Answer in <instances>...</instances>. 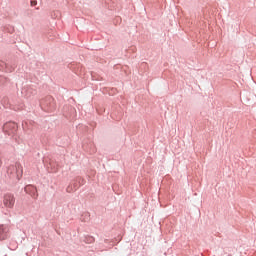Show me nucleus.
<instances>
[{"label": "nucleus", "instance_id": "obj_7", "mask_svg": "<svg viewBox=\"0 0 256 256\" xmlns=\"http://www.w3.org/2000/svg\"><path fill=\"white\" fill-rule=\"evenodd\" d=\"M30 3L31 7H35V5H37V0H32Z\"/></svg>", "mask_w": 256, "mask_h": 256}, {"label": "nucleus", "instance_id": "obj_8", "mask_svg": "<svg viewBox=\"0 0 256 256\" xmlns=\"http://www.w3.org/2000/svg\"><path fill=\"white\" fill-rule=\"evenodd\" d=\"M3 165V161L1 160V158H0V167Z\"/></svg>", "mask_w": 256, "mask_h": 256}, {"label": "nucleus", "instance_id": "obj_2", "mask_svg": "<svg viewBox=\"0 0 256 256\" xmlns=\"http://www.w3.org/2000/svg\"><path fill=\"white\" fill-rule=\"evenodd\" d=\"M17 129H18V126H17V123L15 122H7L3 126V131L7 135H15V133H17Z\"/></svg>", "mask_w": 256, "mask_h": 256}, {"label": "nucleus", "instance_id": "obj_3", "mask_svg": "<svg viewBox=\"0 0 256 256\" xmlns=\"http://www.w3.org/2000/svg\"><path fill=\"white\" fill-rule=\"evenodd\" d=\"M3 205L7 209H13L15 206V196L12 194H5L3 198Z\"/></svg>", "mask_w": 256, "mask_h": 256}, {"label": "nucleus", "instance_id": "obj_4", "mask_svg": "<svg viewBox=\"0 0 256 256\" xmlns=\"http://www.w3.org/2000/svg\"><path fill=\"white\" fill-rule=\"evenodd\" d=\"M9 237V228L4 225H0V241H5Z\"/></svg>", "mask_w": 256, "mask_h": 256}, {"label": "nucleus", "instance_id": "obj_1", "mask_svg": "<svg viewBox=\"0 0 256 256\" xmlns=\"http://www.w3.org/2000/svg\"><path fill=\"white\" fill-rule=\"evenodd\" d=\"M8 175H11L14 179H21L23 177V166L21 163L10 165L7 170Z\"/></svg>", "mask_w": 256, "mask_h": 256}, {"label": "nucleus", "instance_id": "obj_6", "mask_svg": "<svg viewBox=\"0 0 256 256\" xmlns=\"http://www.w3.org/2000/svg\"><path fill=\"white\" fill-rule=\"evenodd\" d=\"M31 189L35 190V188L33 186H26L25 187L26 193H29V191H31Z\"/></svg>", "mask_w": 256, "mask_h": 256}, {"label": "nucleus", "instance_id": "obj_5", "mask_svg": "<svg viewBox=\"0 0 256 256\" xmlns=\"http://www.w3.org/2000/svg\"><path fill=\"white\" fill-rule=\"evenodd\" d=\"M84 241L85 243H95V238L93 236H88Z\"/></svg>", "mask_w": 256, "mask_h": 256}]
</instances>
